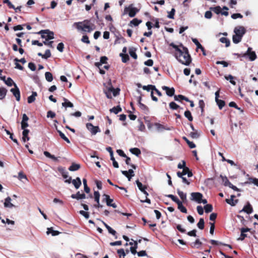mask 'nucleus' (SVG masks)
<instances>
[{"instance_id": "obj_32", "label": "nucleus", "mask_w": 258, "mask_h": 258, "mask_svg": "<svg viewBox=\"0 0 258 258\" xmlns=\"http://www.w3.org/2000/svg\"><path fill=\"white\" fill-rule=\"evenodd\" d=\"M50 233L51 234L52 236H56L58 235L60 233V232L58 231L54 230L52 227H50L48 228L47 231V234H49Z\"/></svg>"}, {"instance_id": "obj_46", "label": "nucleus", "mask_w": 258, "mask_h": 258, "mask_svg": "<svg viewBox=\"0 0 258 258\" xmlns=\"http://www.w3.org/2000/svg\"><path fill=\"white\" fill-rule=\"evenodd\" d=\"M197 226L198 228L201 230L204 228L205 226V222L203 218H200L199 222L197 224Z\"/></svg>"}, {"instance_id": "obj_54", "label": "nucleus", "mask_w": 258, "mask_h": 258, "mask_svg": "<svg viewBox=\"0 0 258 258\" xmlns=\"http://www.w3.org/2000/svg\"><path fill=\"white\" fill-rule=\"evenodd\" d=\"M225 78L227 80H230V82L233 85H236V82L233 80L234 77L231 75H229L227 76H225Z\"/></svg>"}, {"instance_id": "obj_15", "label": "nucleus", "mask_w": 258, "mask_h": 258, "mask_svg": "<svg viewBox=\"0 0 258 258\" xmlns=\"http://www.w3.org/2000/svg\"><path fill=\"white\" fill-rule=\"evenodd\" d=\"M240 212H244L248 214H251L253 212V208L249 202H248L247 203L246 205L244 206Z\"/></svg>"}, {"instance_id": "obj_2", "label": "nucleus", "mask_w": 258, "mask_h": 258, "mask_svg": "<svg viewBox=\"0 0 258 258\" xmlns=\"http://www.w3.org/2000/svg\"><path fill=\"white\" fill-rule=\"evenodd\" d=\"M78 30H82L88 33L91 32L95 29L94 24L91 23L90 20H85L82 22H76L74 24Z\"/></svg>"}, {"instance_id": "obj_10", "label": "nucleus", "mask_w": 258, "mask_h": 258, "mask_svg": "<svg viewBox=\"0 0 258 258\" xmlns=\"http://www.w3.org/2000/svg\"><path fill=\"white\" fill-rule=\"evenodd\" d=\"M234 32L235 35L243 37V35L246 33V29L243 26H238L234 28Z\"/></svg>"}, {"instance_id": "obj_13", "label": "nucleus", "mask_w": 258, "mask_h": 258, "mask_svg": "<svg viewBox=\"0 0 258 258\" xmlns=\"http://www.w3.org/2000/svg\"><path fill=\"white\" fill-rule=\"evenodd\" d=\"M162 89L166 91V94L171 97L174 95L175 93V89L174 88H169L167 86H163L162 87Z\"/></svg>"}, {"instance_id": "obj_38", "label": "nucleus", "mask_w": 258, "mask_h": 258, "mask_svg": "<svg viewBox=\"0 0 258 258\" xmlns=\"http://www.w3.org/2000/svg\"><path fill=\"white\" fill-rule=\"evenodd\" d=\"M7 92V90L3 87H0V99H4Z\"/></svg>"}, {"instance_id": "obj_19", "label": "nucleus", "mask_w": 258, "mask_h": 258, "mask_svg": "<svg viewBox=\"0 0 258 258\" xmlns=\"http://www.w3.org/2000/svg\"><path fill=\"white\" fill-rule=\"evenodd\" d=\"M62 99L64 102L62 103V106L64 107L66 109H67V107H74V104L67 98L63 97Z\"/></svg>"}, {"instance_id": "obj_40", "label": "nucleus", "mask_w": 258, "mask_h": 258, "mask_svg": "<svg viewBox=\"0 0 258 258\" xmlns=\"http://www.w3.org/2000/svg\"><path fill=\"white\" fill-rule=\"evenodd\" d=\"M184 114L185 117H186L189 121H192L193 120V117L189 110H186L184 112Z\"/></svg>"}, {"instance_id": "obj_53", "label": "nucleus", "mask_w": 258, "mask_h": 258, "mask_svg": "<svg viewBox=\"0 0 258 258\" xmlns=\"http://www.w3.org/2000/svg\"><path fill=\"white\" fill-rule=\"evenodd\" d=\"M137 185L139 188V189L141 191H143L144 189H146L147 188V187L146 186H143L142 183L139 181V180H137L136 181Z\"/></svg>"}, {"instance_id": "obj_22", "label": "nucleus", "mask_w": 258, "mask_h": 258, "mask_svg": "<svg viewBox=\"0 0 258 258\" xmlns=\"http://www.w3.org/2000/svg\"><path fill=\"white\" fill-rule=\"evenodd\" d=\"M55 128L57 131V133L59 134V136L61 139L67 142L68 143H70V141L69 139L64 135V134L62 133L60 131L57 129V126L56 124H55Z\"/></svg>"}, {"instance_id": "obj_60", "label": "nucleus", "mask_w": 258, "mask_h": 258, "mask_svg": "<svg viewBox=\"0 0 258 258\" xmlns=\"http://www.w3.org/2000/svg\"><path fill=\"white\" fill-rule=\"evenodd\" d=\"M64 49V44L62 42H60L58 44L57 46V49L62 52L63 51Z\"/></svg>"}, {"instance_id": "obj_36", "label": "nucleus", "mask_w": 258, "mask_h": 258, "mask_svg": "<svg viewBox=\"0 0 258 258\" xmlns=\"http://www.w3.org/2000/svg\"><path fill=\"white\" fill-rule=\"evenodd\" d=\"M220 177L222 179V181L223 182V184L226 186H229V185L231 184V183L229 181L228 179L226 176H223L222 175H220Z\"/></svg>"}, {"instance_id": "obj_24", "label": "nucleus", "mask_w": 258, "mask_h": 258, "mask_svg": "<svg viewBox=\"0 0 258 258\" xmlns=\"http://www.w3.org/2000/svg\"><path fill=\"white\" fill-rule=\"evenodd\" d=\"M81 166L80 164L73 163L69 167V170L71 171H74L79 170Z\"/></svg>"}, {"instance_id": "obj_8", "label": "nucleus", "mask_w": 258, "mask_h": 258, "mask_svg": "<svg viewBox=\"0 0 258 258\" xmlns=\"http://www.w3.org/2000/svg\"><path fill=\"white\" fill-rule=\"evenodd\" d=\"M86 127L91 132L92 135H95L97 133L100 131L98 126H94L91 123H87L86 124Z\"/></svg>"}, {"instance_id": "obj_47", "label": "nucleus", "mask_w": 258, "mask_h": 258, "mask_svg": "<svg viewBox=\"0 0 258 258\" xmlns=\"http://www.w3.org/2000/svg\"><path fill=\"white\" fill-rule=\"evenodd\" d=\"M202 244V243L200 241L199 239H196L195 242H193L191 244L192 247L199 248Z\"/></svg>"}, {"instance_id": "obj_51", "label": "nucleus", "mask_w": 258, "mask_h": 258, "mask_svg": "<svg viewBox=\"0 0 258 258\" xmlns=\"http://www.w3.org/2000/svg\"><path fill=\"white\" fill-rule=\"evenodd\" d=\"M129 53L130 55L134 59L137 58V54L136 53V49L135 48H130L129 50Z\"/></svg>"}, {"instance_id": "obj_9", "label": "nucleus", "mask_w": 258, "mask_h": 258, "mask_svg": "<svg viewBox=\"0 0 258 258\" xmlns=\"http://www.w3.org/2000/svg\"><path fill=\"white\" fill-rule=\"evenodd\" d=\"M210 10L214 12L216 14H221L222 15H224L225 16H227L229 15V13L227 11H222V9L220 6H216L215 7H211L210 8Z\"/></svg>"}, {"instance_id": "obj_18", "label": "nucleus", "mask_w": 258, "mask_h": 258, "mask_svg": "<svg viewBox=\"0 0 258 258\" xmlns=\"http://www.w3.org/2000/svg\"><path fill=\"white\" fill-rule=\"evenodd\" d=\"M71 197L72 198L78 200L86 198L85 194L84 193L80 194V191H78L76 194H72Z\"/></svg>"}, {"instance_id": "obj_49", "label": "nucleus", "mask_w": 258, "mask_h": 258, "mask_svg": "<svg viewBox=\"0 0 258 258\" xmlns=\"http://www.w3.org/2000/svg\"><path fill=\"white\" fill-rule=\"evenodd\" d=\"M183 139L186 142L190 148L192 149L196 147V145L192 142L189 141L186 137H183Z\"/></svg>"}, {"instance_id": "obj_28", "label": "nucleus", "mask_w": 258, "mask_h": 258, "mask_svg": "<svg viewBox=\"0 0 258 258\" xmlns=\"http://www.w3.org/2000/svg\"><path fill=\"white\" fill-rule=\"evenodd\" d=\"M245 184L253 183L256 186H258V178L254 177H249L248 181L245 182Z\"/></svg>"}, {"instance_id": "obj_7", "label": "nucleus", "mask_w": 258, "mask_h": 258, "mask_svg": "<svg viewBox=\"0 0 258 258\" xmlns=\"http://www.w3.org/2000/svg\"><path fill=\"white\" fill-rule=\"evenodd\" d=\"M191 200L196 201L198 203H202V199L203 198V195L198 192H192L191 194Z\"/></svg>"}, {"instance_id": "obj_48", "label": "nucleus", "mask_w": 258, "mask_h": 258, "mask_svg": "<svg viewBox=\"0 0 258 258\" xmlns=\"http://www.w3.org/2000/svg\"><path fill=\"white\" fill-rule=\"evenodd\" d=\"M119 55L121 57L122 61L123 62H126L130 59L129 56L127 54L121 53Z\"/></svg>"}, {"instance_id": "obj_34", "label": "nucleus", "mask_w": 258, "mask_h": 258, "mask_svg": "<svg viewBox=\"0 0 258 258\" xmlns=\"http://www.w3.org/2000/svg\"><path fill=\"white\" fill-rule=\"evenodd\" d=\"M110 112H113L115 114H117L118 112H121L122 111V109L119 105H118L115 107H113V108L110 109L109 110Z\"/></svg>"}, {"instance_id": "obj_29", "label": "nucleus", "mask_w": 258, "mask_h": 258, "mask_svg": "<svg viewBox=\"0 0 258 258\" xmlns=\"http://www.w3.org/2000/svg\"><path fill=\"white\" fill-rule=\"evenodd\" d=\"M37 96L36 92H32V95L28 97L27 101L28 103H32L35 100V97Z\"/></svg>"}, {"instance_id": "obj_5", "label": "nucleus", "mask_w": 258, "mask_h": 258, "mask_svg": "<svg viewBox=\"0 0 258 258\" xmlns=\"http://www.w3.org/2000/svg\"><path fill=\"white\" fill-rule=\"evenodd\" d=\"M186 174L187 175L188 177H190L193 175L191 171L187 167L183 168L182 172L178 171L177 172V175L178 177H182V176Z\"/></svg>"}, {"instance_id": "obj_4", "label": "nucleus", "mask_w": 258, "mask_h": 258, "mask_svg": "<svg viewBox=\"0 0 258 258\" xmlns=\"http://www.w3.org/2000/svg\"><path fill=\"white\" fill-rule=\"evenodd\" d=\"M110 86L107 88L106 90H104V92L105 94H106V97L109 99L112 98V96L111 95V92L113 93V95L114 96H116L117 95H119L120 89L119 88L114 89L111 84H110Z\"/></svg>"}, {"instance_id": "obj_63", "label": "nucleus", "mask_w": 258, "mask_h": 258, "mask_svg": "<svg viewBox=\"0 0 258 258\" xmlns=\"http://www.w3.org/2000/svg\"><path fill=\"white\" fill-rule=\"evenodd\" d=\"M190 136L193 138V139H197L199 137L200 135L198 134V133L196 132H191L190 133Z\"/></svg>"}, {"instance_id": "obj_45", "label": "nucleus", "mask_w": 258, "mask_h": 258, "mask_svg": "<svg viewBox=\"0 0 258 258\" xmlns=\"http://www.w3.org/2000/svg\"><path fill=\"white\" fill-rule=\"evenodd\" d=\"M83 184H84V191L87 194L89 193L90 191V189L89 187H88L87 185V179L86 178H83Z\"/></svg>"}, {"instance_id": "obj_23", "label": "nucleus", "mask_w": 258, "mask_h": 258, "mask_svg": "<svg viewBox=\"0 0 258 258\" xmlns=\"http://www.w3.org/2000/svg\"><path fill=\"white\" fill-rule=\"evenodd\" d=\"M139 108L144 112V113L147 114L149 112V108L142 102H139L138 104Z\"/></svg>"}, {"instance_id": "obj_42", "label": "nucleus", "mask_w": 258, "mask_h": 258, "mask_svg": "<svg viewBox=\"0 0 258 258\" xmlns=\"http://www.w3.org/2000/svg\"><path fill=\"white\" fill-rule=\"evenodd\" d=\"M216 102L217 105H218L220 109H221L225 105L224 101L219 99L218 98H216Z\"/></svg>"}, {"instance_id": "obj_59", "label": "nucleus", "mask_w": 258, "mask_h": 258, "mask_svg": "<svg viewBox=\"0 0 258 258\" xmlns=\"http://www.w3.org/2000/svg\"><path fill=\"white\" fill-rule=\"evenodd\" d=\"M110 159L112 161V163H113V166H114V167L115 168H118L119 166H118V163L115 161V158L113 156V155H111L110 156Z\"/></svg>"}, {"instance_id": "obj_62", "label": "nucleus", "mask_w": 258, "mask_h": 258, "mask_svg": "<svg viewBox=\"0 0 258 258\" xmlns=\"http://www.w3.org/2000/svg\"><path fill=\"white\" fill-rule=\"evenodd\" d=\"M5 81V83L9 86H12L13 84H15L11 78H8L7 80Z\"/></svg>"}, {"instance_id": "obj_58", "label": "nucleus", "mask_w": 258, "mask_h": 258, "mask_svg": "<svg viewBox=\"0 0 258 258\" xmlns=\"http://www.w3.org/2000/svg\"><path fill=\"white\" fill-rule=\"evenodd\" d=\"M175 10L174 8H172L170 12L168 13V15L167 16L168 18L169 19H174V16L175 15Z\"/></svg>"}, {"instance_id": "obj_17", "label": "nucleus", "mask_w": 258, "mask_h": 258, "mask_svg": "<svg viewBox=\"0 0 258 258\" xmlns=\"http://www.w3.org/2000/svg\"><path fill=\"white\" fill-rule=\"evenodd\" d=\"M192 41L195 44V45L197 46V49H200L204 55H206V53L205 52V48L201 44V43L199 42L198 40L196 38H192Z\"/></svg>"}, {"instance_id": "obj_20", "label": "nucleus", "mask_w": 258, "mask_h": 258, "mask_svg": "<svg viewBox=\"0 0 258 258\" xmlns=\"http://www.w3.org/2000/svg\"><path fill=\"white\" fill-rule=\"evenodd\" d=\"M72 182L76 189H78L82 184L81 179L79 177H77L75 179L72 180Z\"/></svg>"}, {"instance_id": "obj_3", "label": "nucleus", "mask_w": 258, "mask_h": 258, "mask_svg": "<svg viewBox=\"0 0 258 258\" xmlns=\"http://www.w3.org/2000/svg\"><path fill=\"white\" fill-rule=\"evenodd\" d=\"M36 33L41 34V38H45L46 39L45 40H48L54 38V33L48 29L42 30Z\"/></svg>"}, {"instance_id": "obj_14", "label": "nucleus", "mask_w": 258, "mask_h": 258, "mask_svg": "<svg viewBox=\"0 0 258 258\" xmlns=\"http://www.w3.org/2000/svg\"><path fill=\"white\" fill-rule=\"evenodd\" d=\"M124 11L125 13L128 12V15L131 17H134L138 12V10L136 8H125Z\"/></svg>"}, {"instance_id": "obj_57", "label": "nucleus", "mask_w": 258, "mask_h": 258, "mask_svg": "<svg viewBox=\"0 0 258 258\" xmlns=\"http://www.w3.org/2000/svg\"><path fill=\"white\" fill-rule=\"evenodd\" d=\"M51 52L49 49L46 50L45 53L43 55V58L47 59L51 56Z\"/></svg>"}, {"instance_id": "obj_25", "label": "nucleus", "mask_w": 258, "mask_h": 258, "mask_svg": "<svg viewBox=\"0 0 258 258\" xmlns=\"http://www.w3.org/2000/svg\"><path fill=\"white\" fill-rule=\"evenodd\" d=\"M11 199L10 197H8L5 199V201L4 203V206L6 208H12L15 207V206L11 203Z\"/></svg>"}, {"instance_id": "obj_35", "label": "nucleus", "mask_w": 258, "mask_h": 258, "mask_svg": "<svg viewBox=\"0 0 258 258\" xmlns=\"http://www.w3.org/2000/svg\"><path fill=\"white\" fill-rule=\"evenodd\" d=\"M178 205V209L183 213H187V209L186 208L183 206L182 205V203L181 201H180L178 204H177Z\"/></svg>"}, {"instance_id": "obj_21", "label": "nucleus", "mask_w": 258, "mask_h": 258, "mask_svg": "<svg viewBox=\"0 0 258 258\" xmlns=\"http://www.w3.org/2000/svg\"><path fill=\"white\" fill-rule=\"evenodd\" d=\"M29 133V130H23V131L22 132V140L24 142H26V141H28L30 140V138L28 137Z\"/></svg>"}, {"instance_id": "obj_27", "label": "nucleus", "mask_w": 258, "mask_h": 258, "mask_svg": "<svg viewBox=\"0 0 258 258\" xmlns=\"http://www.w3.org/2000/svg\"><path fill=\"white\" fill-rule=\"evenodd\" d=\"M210 242L213 244V245H224V246H228L229 248L230 249H232V245H230V244H225V243H223L222 242H219L218 241H216L215 240H211L210 241Z\"/></svg>"}, {"instance_id": "obj_30", "label": "nucleus", "mask_w": 258, "mask_h": 258, "mask_svg": "<svg viewBox=\"0 0 258 258\" xmlns=\"http://www.w3.org/2000/svg\"><path fill=\"white\" fill-rule=\"evenodd\" d=\"M142 22V20H138L137 18H135L133 20H132L128 25L131 27H132L133 26H138Z\"/></svg>"}, {"instance_id": "obj_43", "label": "nucleus", "mask_w": 258, "mask_h": 258, "mask_svg": "<svg viewBox=\"0 0 258 258\" xmlns=\"http://www.w3.org/2000/svg\"><path fill=\"white\" fill-rule=\"evenodd\" d=\"M169 107L172 110H176L178 108H180L182 109H183L182 108H181L178 105H177L174 102H171L169 103Z\"/></svg>"}, {"instance_id": "obj_11", "label": "nucleus", "mask_w": 258, "mask_h": 258, "mask_svg": "<svg viewBox=\"0 0 258 258\" xmlns=\"http://www.w3.org/2000/svg\"><path fill=\"white\" fill-rule=\"evenodd\" d=\"M155 88V86L154 85H148L147 86H143V90H146L147 91H150V90H152L151 91V98H152V99L155 101V102H157L158 101V98L154 96V95H153V89Z\"/></svg>"}, {"instance_id": "obj_6", "label": "nucleus", "mask_w": 258, "mask_h": 258, "mask_svg": "<svg viewBox=\"0 0 258 258\" xmlns=\"http://www.w3.org/2000/svg\"><path fill=\"white\" fill-rule=\"evenodd\" d=\"M252 48L251 47H248L247 51L243 54V56H248L249 59L251 61H253L257 58V56L254 51H251Z\"/></svg>"}, {"instance_id": "obj_52", "label": "nucleus", "mask_w": 258, "mask_h": 258, "mask_svg": "<svg viewBox=\"0 0 258 258\" xmlns=\"http://www.w3.org/2000/svg\"><path fill=\"white\" fill-rule=\"evenodd\" d=\"M155 125L156 126L157 130L159 131H162L163 130H169L168 128H166L163 125H162L159 123H155Z\"/></svg>"}, {"instance_id": "obj_26", "label": "nucleus", "mask_w": 258, "mask_h": 258, "mask_svg": "<svg viewBox=\"0 0 258 258\" xmlns=\"http://www.w3.org/2000/svg\"><path fill=\"white\" fill-rule=\"evenodd\" d=\"M103 197H104V198L103 200V202H106V205L108 206L111 205L113 201V199H110V196L108 195L104 194Z\"/></svg>"}, {"instance_id": "obj_50", "label": "nucleus", "mask_w": 258, "mask_h": 258, "mask_svg": "<svg viewBox=\"0 0 258 258\" xmlns=\"http://www.w3.org/2000/svg\"><path fill=\"white\" fill-rule=\"evenodd\" d=\"M204 209L206 213L211 212L213 209V206L211 204H207L204 206Z\"/></svg>"}, {"instance_id": "obj_39", "label": "nucleus", "mask_w": 258, "mask_h": 258, "mask_svg": "<svg viewBox=\"0 0 258 258\" xmlns=\"http://www.w3.org/2000/svg\"><path fill=\"white\" fill-rule=\"evenodd\" d=\"M242 36L234 35L232 37V40L233 43L237 44L241 41Z\"/></svg>"}, {"instance_id": "obj_61", "label": "nucleus", "mask_w": 258, "mask_h": 258, "mask_svg": "<svg viewBox=\"0 0 258 258\" xmlns=\"http://www.w3.org/2000/svg\"><path fill=\"white\" fill-rule=\"evenodd\" d=\"M199 107L201 109V112L203 113L204 110L205 102L203 100H200L199 102Z\"/></svg>"}, {"instance_id": "obj_16", "label": "nucleus", "mask_w": 258, "mask_h": 258, "mask_svg": "<svg viewBox=\"0 0 258 258\" xmlns=\"http://www.w3.org/2000/svg\"><path fill=\"white\" fill-rule=\"evenodd\" d=\"M108 60V58L105 56H101L100 57V60L99 62H96L95 63V66L98 68H100V67L103 64H106L107 63V60Z\"/></svg>"}, {"instance_id": "obj_55", "label": "nucleus", "mask_w": 258, "mask_h": 258, "mask_svg": "<svg viewBox=\"0 0 258 258\" xmlns=\"http://www.w3.org/2000/svg\"><path fill=\"white\" fill-rule=\"evenodd\" d=\"M167 197L170 198L173 202L178 204L180 201L175 196L173 195H168L167 196Z\"/></svg>"}, {"instance_id": "obj_41", "label": "nucleus", "mask_w": 258, "mask_h": 258, "mask_svg": "<svg viewBox=\"0 0 258 258\" xmlns=\"http://www.w3.org/2000/svg\"><path fill=\"white\" fill-rule=\"evenodd\" d=\"M220 41L221 43H225V46L226 47L229 46V45L230 44V40L227 38H226V37H221L220 39Z\"/></svg>"}, {"instance_id": "obj_37", "label": "nucleus", "mask_w": 258, "mask_h": 258, "mask_svg": "<svg viewBox=\"0 0 258 258\" xmlns=\"http://www.w3.org/2000/svg\"><path fill=\"white\" fill-rule=\"evenodd\" d=\"M130 151L132 154L136 155L137 156H139L141 154V150L137 148H131Z\"/></svg>"}, {"instance_id": "obj_1", "label": "nucleus", "mask_w": 258, "mask_h": 258, "mask_svg": "<svg viewBox=\"0 0 258 258\" xmlns=\"http://www.w3.org/2000/svg\"><path fill=\"white\" fill-rule=\"evenodd\" d=\"M170 46L175 49L174 56L179 62L185 66H189L190 64L192 59L187 48L181 44L177 46L172 43Z\"/></svg>"}, {"instance_id": "obj_64", "label": "nucleus", "mask_w": 258, "mask_h": 258, "mask_svg": "<svg viewBox=\"0 0 258 258\" xmlns=\"http://www.w3.org/2000/svg\"><path fill=\"white\" fill-rule=\"evenodd\" d=\"M79 213L81 215H83L86 219H88L89 218V214L87 212H86V211H84L83 210H81L79 212Z\"/></svg>"}, {"instance_id": "obj_56", "label": "nucleus", "mask_w": 258, "mask_h": 258, "mask_svg": "<svg viewBox=\"0 0 258 258\" xmlns=\"http://www.w3.org/2000/svg\"><path fill=\"white\" fill-rule=\"evenodd\" d=\"M238 200H236L235 202L233 201L232 199H226V202L227 204L230 205L231 206H234L237 203Z\"/></svg>"}, {"instance_id": "obj_44", "label": "nucleus", "mask_w": 258, "mask_h": 258, "mask_svg": "<svg viewBox=\"0 0 258 258\" xmlns=\"http://www.w3.org/2000/svg\"><path fill=\"white\" fill-rule=\"evenodd\" d=\"M45 77L46 80L49 82H50L53 80L52 74L50 72H46L45 74Z\"/></svg>"}, {"instance_id": "obj_31", "label": "nucleus", "mask_w": 258, "mask_h": 258, "mask_svg": "<svg viewBox=\"0 0 258 258\" xmlns=\"http://www.w3.org/2000/svg\"><path fill=\"white\" fill-rule=\"evenodd\" d=\"M177 192L181 200L184 202L186 200V195L183 191H181L179 189H177Z\"/></svg>"}, {"instance_id": "obj_33", "label": "nucleus", "mask_w": 258, "mask_h": 258, "mask_svg": "<svg viewBox=\"0 0 258 258\" xmlns=\"http://www.w3.org/2000/svg\"><path fill=\"white\" fill-rule=\"evenodd\" d=\"M174 100L178 101L179 99L185 100V101H190V100L182 95H175L174 97Z\"/></svg>"}, {"instance_id": "obj_12", "label": "nucleus", "mask_w": 258, "mask_h": 258, "mask_svg": "<svg viewBox=\"0 0 258 258\" xmlns=\"http://www.w3.org/2000/svg\"><path fill=\"white\" fill-rule=\"evenodd\" d=\"M15 88L11 89V92H12L13 95L16 97L17 101L20 100V91L19 89L17 86L16 84H14Z\"/></svg>"}]
</instances>
